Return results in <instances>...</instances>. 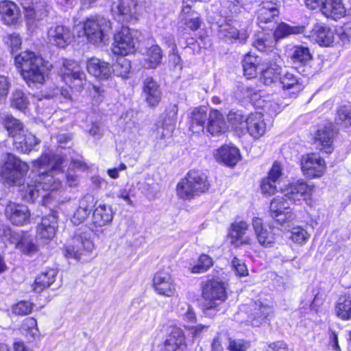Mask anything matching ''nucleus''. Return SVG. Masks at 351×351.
I'll return each mask as SVG.
<instances>
[{
    "label": "nucleus",
    "instance_id": "nucleus-16",
    "mask_svg": "<svg viewBox=\"0 0 351 351\" xmlns=\"http://www.w3.org/2000/svg\"><path fill=\"white\" fill-rule=\"evenodd\" d=\"M51 5L45 0H39L36 7L26 8L25 18L28 26L36 27V23L46 19L51 10Z\"/></svg>",
    "mask_w": 351,
    "mask_h": 351
},
{
    "label": "nucleus",
    "instance_id": "nucleus-3",
    "mask_svg": "<svg viewBox=\"0 0 351 351\" xmlns=\"http://www.w3.org/2000/svg\"><path fill=\"white\" fill-rule=\"evenodd\" d=\"M209 188L210 184L206 175L200 171L193 169L178 183L176 191L180 198L191 199L207 192Z\"/></svg>",
    "mask_w": 351,
    "mask_h": 351
},
{
    "label": "nucleus",
    "instance_id": "nucleus-23",
    "mask_svg": "<svg viewBox=\"0 0 351 351\" xmlns=\"http://www.w3.org/2000/svg\"><path fill=\"white\" fill-rule=\"evenodd\" d=\"M143 93L149 106L155 107L159 104L162 95L161 89L152 77H148L143 81Z\"/></svg>",
    "mask_w": 351,
    "mask_h": 351
},
{
    "label": "nucleus",
    "instance_id": "nucleus-46",
    "mask_svg": "<svg viewBox=\"0 0 351 351\" xmlns=\"http://www.w3.org/2000/svg\"><path fill=\"white\" fill-rule=\"evenodd\" d=\"M208 118L206 112L203 108H200L193 110L191 116V130H195L196 131L202 130Z\"/></svg>",
    "mask_w": 351,
    "mask_h": 351
},
{
    "label": "nucleus",
    "instance_id": "nucleus-1",
    "mask_svg": "<svg viewBox=\"0 0 351 351\" xmlns=\"http://www.w3.org/2000/svg\"><path fill=\"white\" fill-rule=\"evenodd\" d=\"M64 160L60 155L50 156L43 154L40 158L33 162L36 172L31 173L22 190L23 198L27 202H34L39 197L46 198L48 191H55L61 186L59 178H55L53 173L62 171Z\"/></svg>",
    "mask_w": 351,
    "mask_h": 351
},
{
    "label": "nucleus",
    "instance_id": "nucleus-11",
    "mask_svg": "<svg viewBox=\"0 0 351 351\" xmlns=\"http://www.w3.org/2000/svg\"><path fill=\"white\" fill-rule=\"evenodd\" d=\"M153 285L159 295L166 297H173L177 295L175 281L167 271L157 272L153 278Z\"/></svg>",
    "mask_w": 351,
    "mask_h": 351
},
{
    "label": "nucleus",
    "instance_id": "nucleus-57",
    "mask_svg": "<svg viewBox=\"0 0 351 351\" xmlns=\"http://www.w3.org/2000/svg\"><path fill=\"white\" fill-rule=\"evenodd\" d=\"M33 304L29 301H21L13 306L12 311L17 315H25L32 311Z\"/></svg>",
    "mask_w": 351,
    "mask_h": 351
},
{
    "label": "nucleus",
    "instance_id": "nucleus-45",
    "mask_svg": "<svg viewBox=\"0 0 351 351\" xmlns=\"http://www.w3.org/2000/svg\"><path fill=\"white\" fill-rule=\"evenodd\" d=\"M261 70V79L265 85H270L279 78L280 68L276 64H271L265 69L262 67Z\"/></svg>",
    "mask_w": 351,
    "mask_h": 351
},
{
    "label": "nucleus",
    "instance_id": "nucleus-27",
    "mask_svg": "<svg viewBox=\"0 0 351 351\" xmlns=\"http://www.w3.org/2000/svg\"><path fill=\"white\" fill-rule=\"evenodd\" d=\"M249 226L245 221L241 220L239 221L233 222L230 228L229 236L231 239V243L232 244L240 241L241 245H250L252 243V238L246 237L243 239L245 234L246 231L248 230Z\"/></svg>",
    "mask_w": 351,
    "mask_h": 351
},
{
    "label": "nucleus",
    "instance_id": "nucleus-64",
    "mask_svg": "<svg viewBox=\"0 0 351 351\" xmlns=\"http://www.w3.org/2000/svg\"><path fill=\"white\" fill-rule=\"evenodd\" d=\"M282 176V167L279 162H275L271 170L268 173L267 178L271 179L274 181L279 182V180Z\"/></svg>",
    "mask_w": 351,
    "mask_h": 351
},
{
    "label": "nucleus",
    "instance_id": "nucleus-55",
    "mask_svg": "<svg viewBox=\"0 0 351 351\" xmlns=\"http://www.w3.org/2000/svg\"><path fill=\"white\" fill-rule=\"evenodd\" d=\"M250 341L241 339H229V351H246L250 348Z\"/></svg>",
    "mask_w": 351,
    "mask_h": 351
},
{
    "label": "nucleus",
    "instance_id": "nucleus-62",
    "mask_svg": "<svg viewBox=\"0 0 351 351\" xmlns=\"http://www.w3.org/2000/svg\"><path fill=\"white\" fill-rule=\"evenodd\" d=\"M232 266L236 274L239 276H245L247 275L248 271L245 264L238 258L234 257L232 261Z\"/></svg>",
    "mask_w": 351,
    "mask_h": 351
},
{
    "label": "nucleus",
    "instance_id": "nucleus-40",
    "mask_svg": "<svg viewBox=\"0 0 351 351\" xmlns=\"http://www.w3.org/2000/svg\"><path fill=\"white\" fill-rule=\"evenodd\" d=\"M288 201L289 200L285 196V193L282 195L274 197L270 203L269 212L271 217L272 218L281 217L282 213L289 208Z\"/></svg>",
    "mask_w": 351,
    "mask_h": 351
},
{
    "label": "nucleus",
    "instance_id": "nucleus-19",
    "mask_svg": "<svg viewBox=\"0 0 351 351\" xmlns=\"http://www.w3.org/2000/svg\"><path fill=\"white\" fill-rule=\"evenodd\" d=\"M86 69L90 75L101 80H108L112 74L110 64L94 57L88 59Z\"/></svg>",
    "mask_w": 351,
    "mask_h": 351
},
{
    "label": "nucleus",
    "instance_id": "nucleus-15",
    "mask_svg": "<svg viewBox=\"0 0 351 351\" xmlns=\"http://www.w3.org/2000/svg\"><path fill=\"white\" fill-rule=\"evenodd\" d=\"M112 219L113 213L112 208L106 204H100L93 212L90 229L92 232L97 234L99 232L98 228L110 224Z\"/></svg>",
    "mask_w": 351,
    "mask_h": 351
},
{
    "label": "nucleus",
    "instance_id": "nucleus-21",
    "mask_svg": "<svg viewBox=\"0 0 351 351\" xmlns=\"http://www.w3.org/2000/svg\"><path fill=\"white\" fill-rule=\"evenodd\" d=\"M252 225L256 239L260 245L263 247H271L275 243L276 237L273 232L264 227L261 218L254 217L252 219Z\"/></svg>",
    "mask_w": 351,
    "mask_h": 351
},
{
    "label": "nucleus",
    "instance_id": "nucleus-37",
    "mask_svg": "<svg viewBox=\"0 0 351 351\" xmlns=\"http://www.w3.org/2000/svg\"><path fill=\"white\" fill-rule=\"evenodd\" d=\"M261 58L248 53L243 60V69L244 75L247 78H252L256 75L257 70L261 69Z\"/></svg>",
    "mask_w": 351,
    "mask_h": 351
},
{
    "label": "nucleus",
    "instance_id": "nucleus-17",
    "mask_svg": "<svg viewBox=\"0 0 351 351\" xmlns=\"http://www.w3.org/2000/svg\"><path fill=\"white\" fill-rule=\"evenodd\" d=\"M186 338L183 330L172 327L164 343L163 351H186Z\"/></svg>",
    "mask_w": 351,
    "mask_h": 351
},
{
    "label": "nucleus",
    "instance_id": "nucleus-43",
    "mask_svg": "<svg viewBox=\"0 0 351 351\" xmlns=\"http://www.w3.org/2000/svg\"><path fill=\"white\" fill-rule=\"evenodd\" d=\"M304 26H291L287 23L279 24L274 33L275 39L278 40L291 34H298L304 32Z\"/></svg>",
    "mask_w": 351,
    "mask_h": 351
},
{
    "label": "nucleus",
    "instance_id": "nucleus-48",
    "mask_svg": "<svg viewBox=\"0 0 351 351\" xmlns=\"http://www.w3.org/2000/svg\"><path fill=\"white\" fill-rule=\"evenodd\" d=\"M112 72L117 76L122 78H127L130 73L131 64L130 62L126 58L121 57L118 58L117 62L111 66Z\"/></svg>",
    "mask_w": 351,
    "mask_h": 351
},
{
    "label": "nucleus",
    "instance_id": "nucleus-10",
    "mask_svg": "<svg viewBox=\"0 0 351 351\" xmlns=\"http://www.w3.org/2000/svg\"><path fill=\"white\" fill-rule=\"evenodd\" d=\"M301 166L304 174L311 178L321 177L326 169L325 161L316 154L303 156Z\"/></svg>",
    "mask_w": 351,
    "mask_h": 351
},
{
    "label": "nucleus",
    "instance_id": "nucleus-53",
    "mask_svg": "<svg viewBox=\"0 0 351 351\" xmlns=\"http://www.w3.org/2000/svg\"><path fill=\"white\" fill-rule=\"evenodd\" d=\"M213 265V259L207 254H202L197 263L191 269V271L195 274L204 273L206 271Z\"/></svg>",
    "mask_w": 351,
    "mask_h": 351
},
{
    "label": "nucleus",
    "instance_id": "nucleus-14",
    "mask_svg": "<svg viewBox=\"0 0 351 351\" xmlns=\"http://www.w3.org/2000/svg\"><path fill=\"white\" fill-rule=\"evenodd\" d=\"M58 228V217L55 213L42 218L37 226L36 237L38 239L49 241L52 239Z\"/></svg>",
    "mask_w": 351,
    "mask_h": 351
},
{
    "label": "nucleus",
    "instance_id": "nucleus-49",
    "mask_svg": "<svg viewBox=\"0 0 351 351\" xmlns=\"http://www.w3.org/2000/svg\"><path fill=\"white\" fill-rule=\"evenodd\" d=\"M220 34L228 39H240L245 40L248 36L245 32H239L238 29L230 24L220 26Z\"/></svg>",
    "mask_w": 351,
    "mask_h": 351
},
{
    "label": "nucleus",
    "instance_id": "nucleus-39",
    "mask_svg": "<svg viewBox=\"0 0 351 351\" xmlns=\"http://www.w3.org/2000/svg\"><path fill=\"white\" fill-rule=\"evenodd\" d=\"M289 57L295 64L306 65L312 59V55L308 47L298 45L291 49Z\"/></svg>",
    "mask_w": 351,
    "mask_h": 351
},
{
    "label": "nucleus",
    "instance_id": "nucleus-51",
    "mask_svg": "<svg viewBox=\"0 0 351 351\" xmlns=\"http://www.w3.org/2000/svg\"><path fill=\"white\" fill-rule=\"evenodd\" d=\"M245 116L239 111H230L228 114V121L232 128L234 130L241 131V132L245 131Z\"/></svg>",
    "mask_w": 351,
    "mask_h": 351
},
{
    "label": "nucleus",
    "instance_id": "nucleus-58",
    "mask_svg": "<svg viewBox=\"0 0 351 351\" xmlns=\"http://www.w3.org/2000/svg\"><path fill=\"white\" fill-rule=\"evenodd\" d=\"M93 104L98 106L104 101L105 98V90L104 87L93 85L90 91Z\"/></svg>",
    "mask_w": 351,
    "mask_h": 351
},
{
    "label": "nucleus",
    "instance_id": "nucleus-6",
    "mask_svg": "<svg viewBox=\"0 0 351 351\" xmlns=\"http://www.w3.org/2000/svg\"><path fill=\"white\" fill-rule=\"evenodd\" d=\"M84 34L93 44L103 42L112 29L110 21L104 16L96 15L87 18L84 22Z\"/></svg>",
    "mask_w": 351,
    "mask_h": 351
},
{
    "label": "nucleus",
    "instance_id": "nucleus-60",
    "mask_svg": "<svg viewBox=\"0 0 351 351\" xmlns=\"http://www.w3.org/2000/svg\"><path fill=\"white\" fill-rule=\"evenodd\" d=\"M181 22L193 31L198 29L200 27V20L197 13H192L191 17H185Z\"/></svg>",
    "mask_w": 351,
    "mask_h": 351
},
{
    "label": "nucleus",
    "instance_id": "nucleus-4",
    "mask_svg": "<svg viewBox=\"0 0 351 351\" xmlns=\"http://www.w3.org/2000/svg\"><path fill=\"white\" fill-rule=\"evenodd\" d=\"M202 295L205 300L203 304V311L206 315H211L212 311H218L219 306L227 298L223 283L215 280H207L202 285Z\"/></svg>",
    "mask_w": 351,
    "mask_h": 351
},
{
    "label": "nucleus",
    "instance_id": "nucleus-42",
    "mask_svg": "<svg viewBox=\"0 0 351 351\" xmlns=\"http://www.w3.org/2000/svg\"><path fill=\"white\" fill-rule=\"evenodd\" d=\"M162 59V52L158 45L152 46L147 52V58L145 59L143 65L146 69H155Z\"/></svg>",
    "mask_w": 351,
    "mask_h": 351
},
{
    "label": "nucleus",
    "instance_id": "nucleus-61",
    "mask_svg": "<svg viewBox=\"0 0 351 351\" xmlns=\"http://www.w3.org/2000/svg\"><path fill=\"white\" fill-rule=\"evenodd\" d=\"M175 128L173 124L166 123L162 121L161 125L158 126L156 129L157 135L161 139L171 136Z\"/></svg>",
    "mask_w": 351,
    "mask_h": 351
},
{
    "label": "nucleus",
    "instance_id": "nucleus-36",
    "mask_svg": "<svg viewBox=\"0 0 351 351\" xmlns=\"http://www.w3.org/2000/svg\"><path fill=\"white\" fill-rule=\"evenodd\" d=\"M335 313L339 319L343 321L351 319V298L347 295H341L335 303Z\"/></svg>",
    "mask_w": 351,
    "mask_h": 351
},
{
    "label": "nucleus",
    "instance_id": "nucleus-38",
    "mask_svg": "<svg viewBox=\"0 0 351 351\" xmlns=\"http://www.w3.org/2000/svg\"><path fill=\"white\" fill-rule=\"evenodd\" d=\"M57 271L54 269H49L39 274L35 280L34 290L40 292L52 285L56 279Z\"/></svg>",
    "mask_w": 351,
    "mask_h": 351
},
{
    "label": "nucleus",
    "instance_id": "nucleus-12",
    "mask_svg": "<svg viewBox=\"0 0 351 351\" xmlns=\"http://www.w3.org/2000/svg\"><path fill=\"white\" fill-rule=\"evenodd\" d=\"M313 186L306 182L298 180L290 184L283 191L285 196L290 202L295 204H300L306 201L311 195Z\"/></svg>",
    "mask_w": 351,
    "mask_h": 351
},
{
    "label": "nucleus",
    "instance_id": "nucleus-34",
    "mask_svg": "<svg viewBox=\"0 0 351 351\" xmlns=\"http://www.w3.org/2000/svg\"><path fill=\"white\" fill-rule=\"evenodd\" d=\"M279 14L278 6L276 2L265 0L262 2L258 11L259 23H267L271 22Z\"/></svg>",
    "mask_w": 351,
    "mask_h": 351
},
{
    "label": "nucleus",
    "instance_id": "nucleus-59",
    "mask_svg": "<svg viewBox=\"0 0 351 351\" xmlns=\"http://www.w3.org/2000/svg\"><path fill=\"white\" fill-rule=\"evenodd\" d=\"M278 183L267 177L264 178L261 186L262 193L269 195H274L277 191Z\"/></svg>",
    "mask_w": 351,
    "mask_h": 351
},
{
    "label": "nucleus",
    "instance_id": "nucleus-63",
    "mask_svg": "<svg viewBox=\"0 0 351 351\" xmlns=\"http://www.w3.org/2000/svg\"><path fill=\"white\" fill-rule=\"evenodd\" d=\"M178 106L177 105H173L171 106V108L167 110L166 118L163 121L166 123H171L176 127V123L177 121V115H178Z\"/></svg>",
    "mask_w": 351,
    "mask_h": 351
},
{
    "label": "nucleus",
    "instance_id": "nucleus-8",
    "mask_svg": "<svg viewBox=\"0 0 351 351\" xmlns=\"http://www.w3.org/2000/svg\"><path fill=\"white\" fill-rule=\"evenodd\" d=\"M95 248L88 232L78 230L73 236L70 245L65 247L67 258L80 259L82 256L90 254Z\"/></svg>",
    "mask_w": 351,
    "mask_h": 351
},
{
    "label": "nucleus",
    "instance_id": "nucleus-31",
    "mask_svg": "<svg viewBox=\"0 0 351 351\" xmlns=\"http://www.w3.org/2000/svg\"><path fill=\"white\" fill-rule=\"evenodd\" d=\"M322 13L333 20H338L346 14V9L341 0H324L321 8Z\"/></svg>",
    "mask_w": 351,
    "mask_h": 351
},
{
    "label": "nucleus",
    "instance_id": "nucleus-25",
    "mask_svg": "<svg viewBox=\"0 0 351 351\" xmlns=\"http://www.w3.org/2000/svg\"><path fill=\"white\" fill-rule=\"evenodd\" d=\"M95 206V199L92 195H86L80 201L78 208L75 211L71 221L74 225L84 222L89 216Z\"/></svg>",
    "mask_w": 351,
    "mask_h": 351
},
{
    "label": "nucleus",
    "instance_id": "nucleus-7",
    "mask_svg": "<svg viewBox=\"0 0 351 351\" xmlns=\"http://www.w3.org/2000/svg\"><path fill=\"white\" fill-rule=\"evenodd\" d=\"M59 73L62 80L71 88L78 92L84 89L86 84V74L76 62L64 60Z\"/></svg>",
    "mask_w": 351,
    "mask_h": 351
},
{
    "label": "nucleus",
    "instance_id": "nucleus-52",
    "mask_svg": "<svg viewBox=\"0 0 351 351\" xmlns=\"http://www.w3.org/2000/svg\"><path fill=\"white\" fill-rule=\"evenodd\" d=\"M335 121L344 128L351 126V111L346 106H340L336 113Z\"/></svg>",
    "mask_w": 351,
    "mask_h": 351
},
{
    "label": "nucleus",
    "instance_id": "nucleus-32",
    "mask_svg": "<svg viewBox=\"0 0 351 351\" xmlns=\"http://www.w3.org/2000/svg\"><path fill=\"white\" fill-rule=\"evenodd\" d=\"M40 141L32 133H22L14 140V146L21 153L27 154L39 145Z\"/></svg>",
    "mask_w": 351,
    "mask_h": 351
},
{
    "label": "nucleus",
    "instance_id": "nucleus-20",
    "mask_svg": "<svg viewBox=\"0 0 351 351\" xmlns=\"http://www.w3.org/2000/svg\"><path fill=\"white\" fill-rule=\"evenodd\" d=\"M48 38L52 44L64 48L71 42L73 34L68 27L57 25L48 30Z\"/></svg>",
    "mask_w": 351,
    "mask_h": 351
},
{
    "label": "nucleus",
    "instance_id": "nucleus-35",
    "mask_svg": "<svg viewBox=\"0 0 351 351\" xmlns=\"http://www.w3.org/2000/svg\"><path fill=\"white\" fill-rule=\"evenodd\" d=\"M271 312L272 309L271 306L263 305L261 302H256L253 313L249 317L247 322H249L252 326H259L265 322Z\"/></svg>",
    "mask_w": 351,
    "mask_h": 351
},
{
    "label": "nucleus",
    "instance_id": "nucleus-41",
    "mask_svg": "<svg viewBox=\"0 0 351 351\" xmlns=\"http://www.w3.org/2000/svg\"><path fill=\"white\" fill-rule=\"evenodd\" d=\"M252 45L258 51L267 52L273 50L274 47V40L269 34L259 32L255 35Z\"/></svg>",
    "mask_w": 351,
    "mask_h": 351
},
{
    "label": "nucleus",
    "instance_id": "nucleus-54",
    "mask_svg": "<svg viewBox=\"0 0 351 351\" xmlns=\"http://www.w3.org/2000/svg\"><path fill=\"white\" fill-rule=\"evenodd\" d=\"M309 234L301 227H295L291 232L289 238L295 243L302 245L309 239Z\"/></svg>",
    "mask_w": 351,
    "mask_h": 351
},
{
    "label": "nucleus",
    "instance_id": "nucleus-47",
    "mask_svg": "<svg viewBox=\"0 0 351 351\" xmlns=\"http://www.w3.org/2000/svg\"><path fill=\"white\" fill-rule=\"evenodd\" d=\"M280 80L284 89H293L294 91H300L303 88L298 77L291 72L285 73Z\"/></svg>",
    "mask_w": 351,
    "mask_h": 351
},
{
    "label": "nucleus",
    "instance_id": "nucleus-28",
    "mask_svg": "<svg viewBox=\"0 0 351 351\" xmlns=\"http://www.w3.org/2000/svg\"><path fill=\"white\" fill-rule=\"evenodd\" d=\"M313 40L324 47L332 46L336 41L335 33L328 27L316 25L312 32Z\"/></svg>",
    "mask_w": 351,
    "mask_h": 351
},
{
    "label": "nucleus",
    "instance_id": "nucleus-26",
    "mask_svg": "<svg viewBox=\"0 0 351 351\" xmlns=\"http://www.w3.org/2000/svg\"><path fill=\"white\" fill-rule=\"evenodd\" d=\"M228 129L226 122L223 115L217 110H211L210 111L208 123L207 130L209 133L213 136H217L226 132Z\"/></svg>",
    "mask_w": 351,
    "mask_h": 351
},
{
    "label": "nucleus",
    "instance_id": "nucleus-24",
    "mask_svg": "<svg viewBox=\"0 0 351 351\" xmlns=\"http://www.w3.org/2000/svg\"><path fill=\"white\" fill-rule=\"evenodd\" d=\"M0 15L3 23L8 25L17 24L21 19L19 7L14 2L8 0L0 1Z\"/></svg>",
    "mask_w": 351,
    "mask_h": 351
},
{
    "label": "nucleus",
    "instance_id": "nucleus-13",
    "mask_svg": "<svg viewBox=\"0 0 351 351\" xmlns=\"http://www.w3.org/2000/svg\"><path fill=\"white\" fill-rule=\"evenodd\" d=\"M136 5V0H117L113 1L110 10L114 16L122 17L123 21H128L135 17ZM118 20L121 21V19Z\"/></svg>",
    "mask_w": 351,
    "mask_h": 351
},
{
    "label": "nucleus",
    "instance_id": "nucleus-22",
    "mask_svg": "<svg viewBox=\"0 0 351 351\" xmlns=\"http://www.w3.org/2000/svg\"><path fill=\"white\" fill-rule=\"evenodd\" d=\"M5 215L16 225H23L29 220L30 214L25 205L10 202L5 208Z\"/></svg>",
    "mask_w": 351,
    "mask_h": 351
},
{
    "label": "nucleus",
    "instance_id": "nucleus-18",
    "mask_svg": "<svg viewBox=\"0 0 351 351\" xmlns=\"http://www.w3.org/2000/svg\"><path fill=\"white\" fill-rule=\"evenodd\" d=\"M245 131L254 138H259L266 130L263 115L261 112L251 113L245 119Z\"/></svg>",
    "mask_w": 351,
    "mask_h": 351
},
{
    "label": "nucleus",
    "instance_id": "nucleus-2",
    "mask_svg": "<svg viewBox=\"0 0 351 351\" xmlns=\"http://www.w3.org/2000/svg\"><path fill=\"white\" fill-rule=\"evenodd\" d=\"M14 63L27 84L44 82L48 69L41 56L31 51H24L14 57Z\"/></svg>",
    "mask_w": 351,
    "mask_h": 351
},
{
    "label": "nucleus",
    "instance_id": "nucleus-30",
    "mask_svg": "<svg viewBox=\"0 0 351 351\" xmlns=\"http://www.w3.org/2000/svg\"><path fill=\"white\" fill-rule=\"evenodd\" d=\"M11 242L16 245V248L29 255L35 253L38 250L37 245L34 243L32 237L27 234L12 232Z\"/></svg>",
    "mask_w": 351,
    "mask_h": 351
},
{
    "label": "nucleus",
    "instance_id": "nucleus-9",
    "mask_svg": "<svg viewBox=\"0 0 351 351\" xmlns=\"http://www.w3.org/2000/svg\"><path fill=\"white\" fill-rule=\"evenodd\" d=\"M136 42L133 32L128 27H122L114 36L113 53L122 56L132 53L136 50Z\"/></svg>",
    "mask_w": 351,
    "mask_h": 351
},
{
    "label": "nucleus",
    "instance_id": "nucleus-29",
    "mask_svg": "<svg viewBox=\"0 0 351 351\" xmlns=\"http://www.w3.org/2000/svg\"><path fill=\"white\" fill-rule=\"evenodd\" d=\"M217 161L227 166H234L240 159L239 150L233 146L224 145L216 151L215 154Z\"/></svg>",
    "mask_w": 351,
    "mask_h": 351
},
{
    "label": "nucleus",
    "instance_id": "nucleus-50",
    "mask_svg": "<svg viewBox=\"0 0 351 351\" xmlns=\"http://www.w3.org/2000/svg\"><path fill=\"white\" fill-rule=\"evenodd\" d=\"M29 105V101L27 96L21 90H16L12 95L11 106L12 107L23 111Z\"/></svg>",
    "mask_w": 351,
    "mask_h": 351
},
{
    "label": "nucleus",
    "instance_id": "nucleus-33",
    "mask_svg": "<svg viewBox=\"0 0 351 351\" xmlns=\"http://www.w3.org/2000/svg\"><path fill=\"white\" fill-rule=\"evenodd\" d=\"M335 135V132L332 129V125L329 123L317 130L315 138L322 145V149H324L326 153L330 154L332 151L331 146Z\"/></svg>",
    "mask_w": 351,
    "mask_h": 351
},
{
    "label": "nucleus",
    "instance_id": "nucleus-5",
    "mask_svg": "<svg viewBox=\"0 0 351 351\" xmlns=\"http://www.w3.org/2000/svg\"><path fill=\"white\" fill-rule=\"evenodd\" d=\"M29 170V166L14 154H7L3 159L1 176L8 184L21 185Z\"/></svg>",
    "mask_w": 351,
    "mask_h": 351
},
{
    "label": "nucleus",
    "instance_id": "nucleus-56",
    "mask_svg": "<svg viewBox=\"0 0 351 351\" xmlns=\"http://www.w3.org/2000/svg\"><path fill=\"white\" fill-rule=\"evenodd\" d=\"M4 43L11 48L12 51L18 50L21 45V38L19 34H8L3 38Z\"/></svg>",
    "mask_w": 351,
    "mask_h": 351
},
{
    "label": "nucleus",
    "instance_id": "nucleus-44",
    "mask_svg": "<svg viewBox=\"0 0 351 351\" xmlns=\"http://www.w3.org/2000/svg\"><path fill=\"white\" fill-rule=\"evenodd\" d=\"M3 122L9 135L12 136L14 140L16 136H20L22 133H24L23 124L12 115H6Z\"/></svg>",
    "mask_w": 351,
    "mask_h": 351
}]
</instances>
